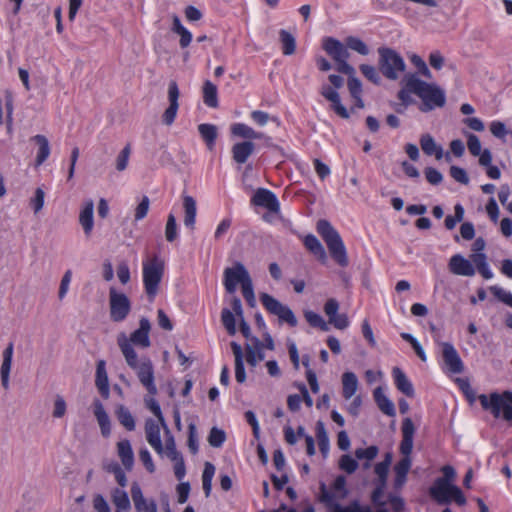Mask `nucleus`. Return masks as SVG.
<instances>
[{
	"label": "nucleus",
	"instance_id": "nucleus-1",
	"mask_svg": "<svg viewBox=\"0 0 512 512\" xmlns=\"http://www.w3.org/2000/svg\"><path fill=\"white\" fill-rule=\"evenodd\" d=\"M223 285L227 293L233 295L238 286L247 303L251 306L255 305L256 299L252 278L243 263L236 261L230 267H226L223 271Z\"/></svg>",
	"mask_w": 512,
	"mask_h": 512
},
{
	"label": "nucleus",
	"instance_id": "nucleus-2",
	"mask_svg": "<svg viewBox=\"0 0 512 512\" xmlns=\"http://www.w3.org/2000/svg\"><path fill=\"white\" fill-rule=\"evenodd\" d=\"M406 87L422 100L420 106L422 112H429L436 107L445 105L444 91L435 84L422 81L414 74L406 76Z\"/></svg>",
	"mask_w": 512,
	"mask_h": 512
},
{
	"label": "nucleus",
	"instance_id": "nucleus-3",
	"mask_svg": "<svg viewBox=\"0 0 512 512\" xmlns=\"http://www.w3.org/2000/svg\"><path fill=\"white\" fill-rule=\"evenodd\" d=\"M415 430L411 418H405L401 426L402 440L399 447L403 458L394 467L396 487H401L405 483L406 476L411 468L412 461L410 455L413 450Z\"/></svg>",
	"mask_w": 512,
	"mask_h": 512
},
{
	"label": "nucleus",
	"instance_id": "nucleus-4",
	"mask_svg": "<svg viewBox=\"0 0 512 512\" xmlns=\"http://www.w3.org/2000/svg\"><path fill=\"white\" fill-rule=\"evenodd\" d=\"M316 230L327 245L333 260L341 267L349 264L347 251L338 231L328 220L320 219L316 224Z\"/></svg>",
	"mask_w": 512,
	"mask_h": 512
},
{
	"label": "nucleus",
	"instance_id": "nucleus-5",
	"mask_svg": "<svg viewBox=\"0 0 512 512\" xmlns=\"http://www.w3.org/2000/svg\"><path fill=\"white\" fill-rule=\"evenodd\" d=\"M164 271L165 261L158 255H153L143 262V284L150 301H153L159 292Z\"/></svg>",
	"mask_w": 512,
	"mask_h": 512
},
{
	"label": "nucleus",
	"instance_id": "nucleus-6",
	"mask_svg": "<svg viewBox=\"0 0 512 512\" xmlns=\"http://www.w3.org/2000/svg\"><path fill=\"white\" fill-rule=\"evenodd\" d=\"M481 406L490 410L495 418L502 417L505 421L512 424V392L491 393L489 396L480 395Z\"/></svg>",
	"mask_w": 512,
	"mask_h": 512
},
{
	"label": "nucleus",
	"instance_id": "nucleus-7",
	"mask_svg": "<svg viewBox=\"0 0 512 512\" xmlns=\"http://www.w3.org/2000/svg\"><path fill=\"white\" fill-rule=\"evenodd\" d=\"M378 54L381 73L389 80H397L406 68L403 58L395 50L387 47H380Z\"/></svg>",
	"mask_w": 512,
	"mask_h": 512
},
{
	"label": "nucleus",
	"instance_id": "nucleus-8",
	"mask_svg": "<svg viewBox=\"0 0 512 512\" xmlns=\"http://www.w3.org/2000/svg\"><path fill=\"white\" fill-rule=\"evenodd\" d=\"M323 49L335 61L336 69L343 74H355V69L347 60L350 56L347 45L333 37L323 39Z\"/></svg>",
	"mask_w": 512,
	"mask_h": 512
},
{
	"label": "nucleus",
	"instance_id": "nucleus-9",
	"mask_svg": "<svg viewBox=\"0 0 512 512\" xmlns=\"http://www.w3.org/2000/svg\"><path fill=\"white\" fill-rule=\"evenodd\" d=\"M429 492L438 503H449L454 500L460 506L466 504V498L460 488L455 485L448 487L442 480L438 482L436 487H431Z\"/></svg>",
	"mask_w": 512,
	"mask_h": 512
},
{
	"label": "nucleus",
	"instance_id": "nucleus-10",
	"mask_svg": "<svg viewBox=\"0 0 512 512\" xmlns=\"http://www.w3.org/2000/svg\"><path fill=\"white\" fill-rule=\"evenodd\" d=\"M109 304L111 315L115 320H122L127 317L130 311V301L123 293H118L114 288L109 291Z\"/></svg>",
	"mask_w": 512,
	"mask_h": 512
},
{
	"label": "nucleus",
	"instance_id": "nucleus-11",
	"mask_svg": "<svg viewBox=\"0 0 512 512\" xmlns=\"http://www.w3.org/2000/svg\"><path fill=\"white\" fill-rule=\"evenodd\" d=\"M260 301L262 305L274 316H277L279 320H294V314L291 309L280 303L277 299L267 293L260 294Z\"/></svg>",
	"mask_w": 512,
	"mask_h": 512
},
{
	"label": "nucleus",
	"instance_id": "nucleus-12",
	"mask_svg": "<svg viewBox=\"0 0 512 512\" xmlns=\"http://www.w3.org/2000/svg\"><path fill=\"white\" fill-rule=\"evenodd\" d=\"M140 383L146 388L148 393L155 396L158 392L154 383L153 364L148 358H144L135 369Z\"/></svg>",
	"mask_w": 512,
	"mask_h": 512
},
{
	"label": "nucleus",
	"instance_id": "nucleus-13",
	"mask_svg": "<svg viewBox=\"0 0 512 512\" xmlns=\"http://www.w3.org/2000/svg\"><path fill=\"white\" fill-rule=\"evenodd\" d=\"M162 425L159 420L148 418L145 421V436L149 445L160 455L164 453V446L161 441L160 430Z\"/></svg>",
	"mask_w": 512,
	"mask_h": 512
},
{
	"label": "nucleus",
	"instance_id": "nucleus-14",
	"mask_svg": "<svg viewBox=\"0 0 512 512\" xmlns=\"http://www.w3.org/2000/svg\"><path fill=\"white\" fill-rule=\"evenodd\" d=\"M442 346V357L448 370L454 374L463 372V362L456 351V349L450 343H441Z\"/></svg>",
	"mask_w": 512,
	"mask_h": 512
},
{
	"label": "nucleus",
	"instance_id": "nucleus-15",
	"mask_svg": "<svg viewBox=\"0 0 512 512\" xmlns=\"http://www.w3.org/2000/svg\"><path fill=\"white\" fill-rule=\"evenodd\" d=\"M179 94V88L176 81H170L168 86V99L170 104L163 114V122L168 126L171 125L175 120L179 107Z\"/></svg>",
	"mask_w": 512,
	"mask_h": 512
},
{
	"label": "nucleus",
	"instance_id": "nucleus-16",
	"mask_svg": "<svg viewBox=\"0 0 512 512\" xmlns=\"http://www.w3.org/2000/svg\"><path fill=\"white\" fill-rule=\"evenodd\" d=\"M131 497L137 512H157V505L154 500H147L137 482L131 486Z\"/></svg>",
	"mask_w": 512,
	"mask_h": 512
},
{
	"label": "nucleus",
	"instance_id": "nucleus-17",
	"mask_svg": "<svg viewBox=\"0 0 512 512\" xmlns=\"http://www.w3.org/2000/svg\"><path fill=\"white\" fill-rule=\"evenodd\" d=\"M79 224L81 225L85 236H91L94 228V202L88 199L83 202L79 213Z\"/></svg>",
	"mask_w": 512,
	"mask_h": 512
},
{
	"label": "nucleus",
	"instance_id": "nucleus-18",
	"mask_svg": "<svg viewBox=\"0 0 512 512\" xmlns=\"http://www.w3.org/2000/svg\"><path fill=\"white\" fill-rule=\"evenodd\" d=\"M252 203L256 206L264 207L271 212L279 211V202L276 196L271 191L264 188L256 190L252 197Z\"/></svg>",
	"mask_w": 512,
	"mask_h": 512
},
{
	"label": "nucleus",
	"instance_id": "nucleus-19",
	"mask_svg": "<svg viewBox=\"0 0 512 512\" xmlns=\"http://www.w3.org/2000/svg\"><path fill=\"white\" fill-rule=\"evenodd\" d=\"M449 270L459 276L471 277L475 274V268L471 261L467 260L460 254H456L450 258Z\"/></svg>",
	"mask_w": 512,
	"mask_h": 512
},
{
	"label": "nucleus",
	"instance_id": "nucleus-20",
	"mask_svg": "<svg viewBox=\"0 0 512 512\" xmlns=\"http://www.w3.org/2000/svg\"><path fill=\"white\" fill-rule=\"evenodd\" d=\"M320 94L332 103L331 108L341 118H349L347 109L341 104L339 93L329 85H323Z\"/></svg>",
	"mask_w": 512,
	"mask_h": 512
},
{
	"label": "nucleus",
	"instance_id": "nucleus-21",
	"mask_svg": "<svg viewBox=\"0 0 512 512\" xmlns=\"http://www.w3.org/2000/svg\"><path fill=\"white\" fill-rule=\"evenodd\" d=\"M93 413L98 422L103 437L107 438L111 434V421L105 411V408L100 400L93 401Z\"/></svg>",
	"mask_w": 512,
	"mask_h": 512
},
{
	"label": "nucleus",
	"instance_id": "nucleus-22",
	"mask_svg": "<svg viewBox=\"0 0 512 512\" xmlns=\"http://www.w3.org/2000/svg\"><path fill=\"white\" fill-rule=\"evenodd\" d=\"M255 144L252 141H242L232 146V158L237 164H244L254 153Z\"/></svg>",
	"mask_w": 512,
	"mask_h": 512
},
{
	"label": "nucleus",
	"instance_id": "nucleus-23",
	"mask_svg": "<svg viewBox=\"0 0 512 512\" xmlns=\"http://www.w3.org/2000/svg\"><path fill=\"white\" fill-rule=\"evenodd\" d=\"M118 346L126 360L128 366L132 369H136L138 363L137 354L129 342L125 334H121L117 339Z\"/></svg>",
	"mask_w": 512,
	"mask_h": 512
},
{
	"label": "nucleus",
	"instance_id": "nucleus-24",
	"mask_svg": "<svg viewBox=\"0 0 512 512\" xmlns=\"http://www.w3.org/2000/svg\"><path fill=\"white\" fill-rule=\"evenodd\" d=\"M182 200L184 209V225L193 230L197 214L196 200L190 195H183Z\"/></svg>",
	"mask_w": 512,
	"mask_h": 512
},
{
	"label": "nucleus",
	"instance_id": "nucleus-25",
	"mask_svg": "<svg viewBox=\"0 0 512 512\" xmlns=\"http://www.w3.org/2000/svg\"><path fill=\"white\" fill-rule=\"evenodd\" d=\"M234 360H235V378L238 383H244L246 380V373L244 368V361H243V349L240 344L237 342L232 341L230 343Z\"/></svg>",
	"mask_w": 512,
	"mask_h": 512
},
{
	"label": "nucleus",
	"instance_id": "nucleus-26",
	"mask_svg": "<svg viewBox=\"0 0 512 512\" xmlns=\"http://www.w3.org/2000/svg\"><path fill=\"white\" fill-rule=\"evenodd\" d=\"M117 453L124 468L127 471L132 470L134 466V453L130 441L127 439L119 441L117 443Z\"/></svg>",
	"mask_w": 512,
	"mask_h": 512
},
{
	"label": "nucleus",
	"instance_id": "nucleus-27",
	"mask_svg": "<svg viewBox=\"0 0 512 512\" xmlns=\"http://www.w3.org/2000/svg\"><path fill=\"white\" fill-rule=\"evenodd\" d=\"M95 385L100 394L107 399L110 395V389L104 360L97 363Z\"/></svg>",
	"mask_w": 512,
	"mask_h": 512
},
{
	"label": "nucleus",
	"instance_id": "nucleus-28",
	"mask_svg": "<svg viewBox=\"0 0 512 512\" xmlns=\"http://www.w3.org/2000/svg\"><path fill=\"white\" fill-rule=\"evenodd\" d=\"M392 376L397 389L408 397L414 396V388L410 380L407 378L405 373L399 368L394 367L392 369Z\"/></svg>",
	"mask_w": 512,
	"mask_h": 512
},
{
	"label": "nucleus",
	"instance_id": "nucleus-29",
	"mask_svg": "<svg viewBox=\"0 0 512 512\" xmlns=\"http://www.w3.org/2000/svg\"><path fill=\"white\" fill-rule=\"evenodd\" d=\"M243 320V310L241 300L235 296L231 298V301L227 307H224L221 313V320Z\"/></svg>",
	"mask_w": 512,
	"mask_h": 512
},
{
	"label": "nucleus",
	"instance_id": "nucleus-30",
	"mask_svg": "<svg viewBox=\"0 0 512 512\" xmlns=\"http://www.w3.org/2000/svg\"><path fill=\"white\" fill-rule=\"evenodd\" d=\"M13 358V343L10 342L3 351V362L0 369L1 383L5 389L9 388V375Z\"/></svg>",
	"mask_w": 512,
	"mask_h": 512
},
{
	"label": "nucleus",
	"instance_id": "nucleus-31",
	"mask_svg": "<svg viewBox=\"0 0 512 512\" xmlns=\"http://www.w3.org/2000/svg\"><path fill=\"white\" fill-rule=\"evenodd\" d=\"M420 146L422 151L428 156L434 155L437 160L443 157L442 147L438 145L434 138L428 133L421 135Z\"/></svg>",
	"mask_w": 512,
	"mask_h": 512
},
{
	"label": "nucleus",
	"instance_id": "nucleus-32",
	"mask_svg": "<svg viewBox=\"0 0 512 512\" xmlns=\"http://www.w3.org/2000/svg\"><path fill=\"white\" fill-rule=\"evenodd\" d=\"M149 331V322H141L140 328L134 331L128 340L131 344L147 348L150 346Z\"/></svg>",
	"mask_w": 512,
	"mask_h": 512
},
{
	"label": "nucleus",
	"instance_id": "nucleus-33",
	"mask_svg": "<svg viewBox=\"0 0 512 512\" xmlns=\"http://www.w3.org/2000/svg\"><path fill=\"white\" fill-rule=\"evenodd\" d=\"M304 245L312 254L317 257L320 262H327L328 257L326 251L321 242L314 235H307L304 238Z\"/></svg>",
	"mask_w": 512,
	"mask_h": 512
},
{
	"label": "nucleus",
	"instance_id": "nucleus-34",
	"mask_svg": "<svg viewBox=\"0 0 512 512\" xmlns=\"http://www.w3.org/2000/svg\"><path fill=\"white\" fill-rule=\"evenodd\" d=\"M375 402L377 403L378 408L388 416H395V406L392 401L384 394V391L381 387H377L373 393Z\"/></svg>",
	"mask_w": 512,
	"mask_h": 512
},
{
	"label": "nucleus",
	"instance_id": "nucleus-35",
	"mask_svg": "<svg viewBox=\"0 0 512 512\" xmlns=\"http://www.w3.org/2000/svg\"><path fill=\"white\" fill-rule=\"evenodd\" d=\"M342 395L348 400L350 399L357 391L358 388V379L353 372H345L342 375Z\"/></svg>",
	"mask_w": 512,
	"mask_h": 512
},
{
	"label": "nucleus",
	"instance_id": "nucleus-36",
	"mask_svg": "<svg viewBox=\"0 0 512 512\" xmlns=\"http://www.w3.org/2000/svg\"><path fill=\"white\" fill-rule=\"evenodd\" d=\"M230 131L233 136L248 139V141L252 139H259L262 136L261 133L256 132L253 128L244 123H235L231 125Z\"/></svg>",
	"mask_w": 512,
	"mask_h": 512
},
{
	"label": "nucleus",
	"instance_id": "nucleus-37",
	"mask_svg": "<svg viewBox=\"0 0 512 512\" xmlns=\"http://www.w3.org/2000/svg\"><path fill=\"white\" fill-rule=\"evenodd\" d=\"M198 131L207 148L212 150L218 136L217 127L213 124H200L198 125Z\"/></svg>",
	"mask_w": 512,
	"mask_h": 512
},
{
	"label": "nucleus",
	"instance_id": "nucleus-38",
	"mask_svg": "<svg viewBox=\"0 0 512 512\" xmlns=\"http://www.w3.org/2000/svg\"><path fill=\"white\" fill-rule=\"evenodd\" d=\"M32 140L39 146L35 162L36 166H40L50 155L49 142L44 135H36Z\"/></svg>",
	"mask_w": 512,
	"mask_h": 512
},
{
	"label": "nucleus",
	"instance_id": "nucleus-39",
	"mask_svg": "<svg viewBox=\"0 0 512 512\" xmlns=\"http://www.w3.org/2000/svg\"><path fill=\"white\" fill-rule=\"evenodd\" d=\"M111 498L113 504L117 507L118 511H129L131 508V503L128 497V494L125 490L120 488H115L111 492Z\"/></svg>",
	"mask_w": 512,
	"mask_h": 512
},
{
	"label": "nucleus",
	"instance_id": "nucleus-40",
	"mask_svg": "<svg viewBox=\"0 0 512 512\" xmlns=\"http://www.w3.org/2000/svg\"><path fill=\"white\" fill-rule=\"evenodd\" d=\"M203 101L208 107H218L217 87L210 80L203 84Z\"/></svg>",
	"mask_w": 512,
	"mask_h": 512
},
{
	"label": "nucleus",
	"instance_id": "nucleus-41",
	"mask_svg": "<svg viewBox=\"0 0 512 512\" xmlns=\"http://www.w3.org/2000/svg\"><path fill=\"white\" fill-rule=\"evenodd\" d=\"M279 39L282 45V52L284 55H293L296 51L295 37L287 30L281 29L279 31Z\"/></svg>",
	"mask_w": 512,
	"mask_h": 512
},
{
	"label": "nucleus",
	"instance_id": "nucleus-42",
	"mask_svg": "<svg viewBox=\"0 0 512 512\" xmlns=\"http://www.w3.org/2000/svg\"><path fill=\"white\" fill-rule=\"evenodd\" d=\"M115 413L120 424L127 430L133 431L135 429V420L128 408L123 405H119Z\"/></svg>",
	"mask_w": 512,
	"mask_h": 512
},
{
	"label": "nucleus",
	"instance_id": "nucleus-43",
	"mask_svg": "<svg viewBox=\"0 0 512 512\" xmlns=\"http://www.w3.org/2000/svg\"><path fill=\"white\" fill-rule=\"evenodd\" d=\"M215 474V466L210 463L206 462L204 465V470L202 474V487L205 493L206 497H209L212 490V479Z\"/></svg>",
	"mask_w": 512,
	"mask_h": 512
},
{
	"label": "nucleus",
	"instance_id": "nucleus-44",
	"mask_svg": "<svg viewBox=\"0 0 512 512\" xmlns=\"http://www.w3.org/2000/svg\"><path fill=\"white\" fill-rule=\"evenodd\" d=\"M316 437L321 453L326 456L329 451V438L322 421L316 423Z\"/></svg>",
	"mask_w": 512,
	"mask_h": 512
},
{
	"label": "nucleus",
	"instance_id": "nucleus-45",
	"mask_svg": "<svg viewBox=\"0 0 512 512\" xmlns=\"http://www.w3.org/2000/svg\"><path fill=\"white\" fill-rule=\"evenodd\" d=\"M163 429H164L165 437H166L164 451H165L167 457L170 458L171 460H175V459L182 457L176 449L174 437L172 436L168 426L166 425V428H163Z\"/></svg>",
	"mask_w": 512,
	"mask_h": 512
},
{
	"label": "nucleus",
	"instance_id": "nucleus-46",
	"mask_svg": "<svg viewBox=\"0 0 512 512\" xmlns=\"http://www.w3.org/2000/svg\"><path fill=\"white\" fill-rule=\"evenodd\" d=\"M346 45L348 48L358 52L361 55L369 54V48L360 38L349 36L346 38Z\"/></svg>",
	"mask_w": 512,
	"mask_h": 512
},
{
	"label": "nucleus",
	"instance_id": "nucleus-47",
	"mask_svg": "<svg viewBox=\"0 0 512 512\" xmlns=\"http://www.w3.org/2000/svg\"><path fill=\"white\" fill-rule=\"evenodd\" d=\"M44 199L45 191L41 187H38L34 192V196L29 200V204L35 214L39 213L43 209Z\"/></svg>",
	"mask_w": 512,
	"mask_h": 512
},
{
	"label": "nucleus",
	"instance_id": "nucleus-48",
	"mask_svg": "<svg viewBox=\"0 0 512 512\" xmlns=\"http://www.w3.org/2000/svg\"><path fill=\"white\" fill-rule=\"evenodd\" d=\"M226 440V434L222 429L213 427L208 436V442L212 447L219 448Z\"/></svg>",
	"mask_w": 512,
	"mask_h": 512
},
{
	"label": "nucleus",
	"instance_id": "nucleus-49",
	"mask_svg": "<svg viewBox=\"0 0 512 512\" xmlns=\"http://www.w3.org/2000/svg\"><path fill=\"white\" fill-rule=\"evenodd\" d=\"M5 107L7 111L6 124L8 133L12 132L13 128V109H14V99L11 92H6L5 94Z\"/></svg>",
	"mask_w": 512,
	"mask_h": 512
},
{
	"label": "nucleus",
	"instance_id": "nucleus-50",
	"mask_svg": "<svg viewBox=\"0 0 512 512\" xmlns=\"http://www.w3.org/2000/svg\"><path fill=\"white\" fill-rule=\"evenodd\" d=\"M378 454V448L376 446H370L368 448H359L355 451L357 459H365L367 463L364 465L365 468L369 467V462L373 460Z\"/></svg>",
	"mask_w": 512,
	"mask_h": 512
},
{
	"label": "nucleus",
	"instance_id": "nucleus-51",
	"mask_svg": "<svg viewBox=\"0 0 512 512\" xmlns=\"http://www.w3.org/2000/svg\"><path fill=\"white\" fill-rule=\"evenodd\" d=\"M146 407L155 415V417L159 420L163 428H166V421L161 412L160 405L153 397L145 398Z\"/></svg>",
	"mask_w": 512,
	"mask_h": 512
},
{
	"label": "nucleus",
	"instance_id": "nucleus-52",
	"mask_svg": "<svg viewBox=\"0 0 512 512\" xmlns=\"http://www.w3.org/2000/svg\"><path fill=\"white\" fill-rule=\"evenodd\" d=\"M489 291L504 304L512 307V294L499 286L489 287Z\"/></svg>",
	"mask_w": 512,
	"mask_h": 512
},
{
	"label": "nucleus",
	"instance_id": "nucleus-53",
	"mask_svg": "<svg viewBox=\"0 0 512 512\" xmlns=\"http://www.w3.org/2000/svg\"><path fill=\"white\" fill-rule=\"evenodd\" d=\"M165 238L168 242H173L177 238V223L173 214H170L167 218Z\"/></svg>",
	"mask_w": 512,
	"mask_h": 512
},
{
	"label": "nucleus",
	"instance_id": "nucleus-54",
	"mask_svg": "<svg viewBox=\"0 0 512 512\" xmlns=\"http://www.w3.org/2000/svg\"><path fill=\"white\" fill-rule=\"evenodd\" d=\"M441 471L443 473V477L436 479L432 487H436L438 482L441 480L444 481L448 487L454 486L451 482L456 477L455 469L450 465H445L442 467Z\"/></svg>",
	"mask_w": 512,
	"mask_h": 512
},
{
	"label": "nucleus",
	"instance_id": "nucleus-55",
	"mask_svg": "<svg viewBox=\"0 0 512 512\" xmlns=\"http://www.w3.org/2000/svg\"><path fill=\"white\" fill-rule=\"evenodd\" d=\"M245 351L246 355L252 354L253 356H259V354H264L263 343L258 337H252L251 342H247L245 344Z\"/></svg>",
	"mask_w": 512,
	"mask_h": 512
},
{
	"label": "nucleus",
	"instance_id": "nucleus-56",
	"mask_svg": "<svg viewBox=\"0 0 512 512\" xmlns=\"http://www.w3.org/2000/svg\"><path fill=\"white\" fill-rule=\"evenodd\" d=\"M360 71L361 73L372 83L379 84L380 83V76L376 70V68L372 65L368 64H362L360 65Z\"/></svg>",
	"mask_w": 512,
	"mask_h": 512
},
{
	"label": "nucleus",
	"instance_id": "nucleus-57",
	"mask_svg": "<svg viewBox=\"0 0 512 512\" xmlns=\"http://www.w3.org/2000/svg\"><path fill=\"white\" fill-rule=\"evenodd\" d=\"M188 447L191 453L196 454L198 452V440H197V428L194 423L188 425Z\"/></svg>",
	"mask_w": 512,
	"mask_h": 512
},
{
	"label": "nucleus",
	"instance_id": "nucleus-58",
	"mask_svg": "<svg viewBox=\"0 0 512 512\" xmlns=\"http://www.w3.org/2000/svg\"><path fill=\"white\" fill-rule=\"evenodd\" d=\"M372 512L368 506H361L358 502H353L346 507H341L339 504H335L334 512Z\"/></svg>",
	"mask_w": 512,
	"mask_h": 512
},
{
	"label": "nucleus",
	"instance_id": "nucleus-59",
	"mask_svg": "<svg viewBox=\"0 0 512 512\" xmlns=\"http://www.w3.org/2000/svg\"><path fill=\"white\" fill-rule=\"evenodd\" d=\"M339 466L342 470L351 474L358 468V463L350 455H343L340 459Z\"/></svg>",
	"mask_w": 512,
	"mask_h": 512
},
{
	"label": "nucleus",
	"instance_id": "nucleus-60",
	"mask_svg": "<svg viewBox=\"0 0 512 512\" xmlns=\"http://www.w3.org/2000/svg\"><path fill=\"white\" fill-rule=\"evenodd\" d=\"M130 146H125L122 151L119 153L116 159V169L118 171H123L127 168L129 157H130Z\"/></svg>",
	"mask_w": 512,
	"mask_h": 512
},
{
	"label": "nucleus",
	"instance_id": "nucleus-61",
	"mask_svg": "<svg viewBox=\"0 0 512 512\" xmlns=\"http://www.w3.org/2000/svg\"><path fill=\"white\" fill-rule=\"evenodd\" d=\"M450 175L455 181H457L461 184L466 185L469 183V177H468L466 171L461 167L451 166Z\"/></svg>",
	"mask_w": 512,
	"mask_h": 512
},
{
	"label": "nucleus",
	"instance_id": "nucleus-62",
	"mask_svg": "<svg viewBox=\"0 0 512 512\" xmlns=\"http://www.w3.org/2000/svg\"><path fill=\"white\" fill-rule=\"evenodd\" d=\"M349 77L348 80V89L352 97L359 96L362 94V84L358 78L355 77V74H347Z\"/></svg>",
	"mask_w": 512,
	"mask_h": 512
},
{
	"label": "nucleus",
	"instance_id": "nucleus-63",
	"mask_svg": "<svg viewBox=\"0 0 512 512\" xmlns=\"http://www.w3.org/2000/svg\"><path fill=\"white\" fill-rule=\"evenodd\" d=\"M467 146L473 156H478L482 152L480 139L474 134L468 135Z\"/></svg>",
	"mask_w": 512,
	"mask_h": 512
},
{
	"label": "nucleus",
	"instance_id": "nucleus-64",
	"mask_svg": "<svg viewBox=\"0 0 512 512\" xmlns=\"http://www.w3.org/2000/svg\"><path fill=\"white\" fill-rule=\"evenodd\" d=\"M93 508L97 512H111V509L109 507L108 502L100 494H97V495L94 496V498H93Z\"/></svg>",
	"mask_w": 512,
	"mask_h": 512
}]
</instances>
